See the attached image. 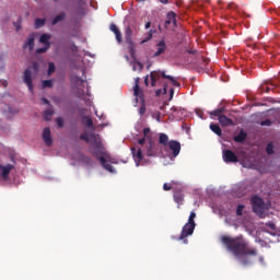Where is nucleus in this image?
<instances>
[{
    "label": "nucleus",
    "instance_id": "1",
    "mask_svg": "<svg viewBox=\"0 0 280 280\" xmlns=\"http://www.w3.org/2000/svg\"><path fill=\"white\" fill-rule=\"evenodd\" d=\"M221 242L226 246L229 253H232V255H234L243 266H248V264H250L248 255H257V250L248 248L246 241H244L242 236L234 238L222 236Z\"/></svg>",
    "mask_w": 280,
    "mask_h": 280
},
{
    "label": "nucleus",
    "instance_id": "5",
    "mask_svg": "<svg viewBox=\"0 0 280 280\" xmlns=\"http://www.w3.org/2000/svg\"><path fill=\"white\" fill-rule=\"evenodd\" d=\"M34 71H38V63L34 62L32 67L27 68L24 71V83L26 84V86H28V91H34V84L32 83V78L34 75Z\"/></svg>",
    "mask_w": 280,
    "mask_h": 280
},
{
    "label": "nucleus",
    "instance_id": "45",
    "mask_svg": "<svg viewBox=\"0 0 280 280\" xmlns=\"http://www.w3.org/2000/svg\"><path fill=\"white\" fill-rule=\"evenodd\" d=\"M174 98V89L170 90V101Z\"/></svg>",
    "mask_w": 280,
    "mask_h": 280
},
{
    "label": "nucleus",
    "instance_id": "25",
    "mask_svg": "<svg viewBox=\"0 0 280 280\" xmlns=\"http://www.w3.org/2000/svg\"><path fill=\"white\" fill-rule=\"evenodd\" d=\"M49 40H51V35L50 34H43L39 38V43H43V45H49Z\"/></svg>",
    "mask_w": 280,
    "mask_h": 280
},
{
    "label": "nucleus",
    "instance_id": "27",
    "mask_svg": "<svg viewBox=\"0 0 280 280\" xmlns=\"http://www.w3.org/2000/svg\"><path fill=\"white\" fill-rule=\"evenodd\" d=\"M210 130H212V132H214L219 137L222 135V129H220V126L217 125V124H211L210 125Z\"/></svg>",
    "mask_w": 280,
    "mask_h": 280
},
{
    "label": "nucleus",
    "instance_id": "18",
    "mask_svg": "<svg viewBox=\"0 0 280 280\" xmlns=\"http://www.w3.org/2000/svg\"><path fill=\"white\" fill-rule=\"evenodd\" d=\"M147 156H156V150L154 149V141L152 139L147 144Z\"/></svg>",
    "mask_w": 280,
    "mask_h": 280
},
{
    "label": "nucleus",
    "instance_id": "11",
    "mask_svg": "<svg viewBox=\"0 0 280 280\" xmlns=\"http://www.w3.org/2000/svg\"><path fill=\"white\" fill-rule=\"evenodd\" d=\"M131 153L137 167H139L141 161L143 160V151L141 150V148H132Z\"/></svg>",
    "mask_w": 280,
    "mask_h": 280
},
{
    "label": "nucleus",
    "instance_id": "8",
    "mask_svg": "<svg viewBox=\"0 0 280 280\" xmlns=\"http://www.w3.org/2000/svg\"><path fill=\"white\" fill-rule=\"evenodd\" d=\"M14 170V165H0V180H8L10 173Z\"/></svg>",
    "mask_w": 280,
    "mask_h": 280
},
{
    "label": "nucleus",
    "instance_id": "42",
    "mask_svg": "<svg viewBox=\"0 0 280 280\" xmlns=\"http://www.w3.org/2000/svg\"><path fill=\"white\" fill-rule=\"evenodd\" d=\"M57 125L59 126V128H62L65 126V120L62 118H57L56 120Z\"/></svg>",
    "mask_w": 280,
    "mask_h": 280
},
{
    "label": "nucleus",
    "instance_id": "48",
    "mask_svg": "<svg viewBox=\"0 0 280 280\" xmlns=\"http://www.w3.org/2000/svg\"><path fill=\"white\" fill-rule=\"evenodd\" d=\"M144 114H145V107L142 106V107L140 108V115H144Z\"/></svg>",
    "mask_w": 280,
    "mask_h": 280
},
{
    "label": "nucleus",
    "instance_id": "40",
    "mask_svg": "<svg viewBox=\"0 0 280 280\" xmlns=\"http://www.w3.org/2000/svg\"><path fill=\"white\" fill-rule=\"evenodd\" d=\"M243 211H244V205H238L236 209V215H242Z\"/></svg>",
    "mask_w": 280,
    "mask_h": 280
},
{
    "label": "nucleus",
    "instance_id": "32",
    "mask_svg": "<svg viewBox=\"0 0 280 280\" xmlns=\"http://www.w3.org/2000/svg\"><path fill=\"white\" fill-rule=\"evenodd\" d=\"M44 25H45V19H36L35 20L36 30H39V27H43Z\"/></svg>",
    "mask_w": 280,
    "mask_h": 280
},
{
    "label": "nucleus",
    "instance_id": "31",
    "mask_svg": "<svg viewBox=\"0 0 280 280\" xmlns=\"http://www.w3.org/2000/svg\"><path fill=\"white\" fill-rule=\"evenodd\" d=\"M223 113H224V108H219V109L211 112L210 115L219 118V117H222Z\"/></svg>",
    "mask_w": 280,
    "mask_h": 280
},
{
    "label": "nucleus",
    "instance_id": "47",
    "mask_svg": "<svg viewBox=\"0 0 280 280\" xmlns=\"http://www.w3.org/2000/svg\"><path fill=\"white\" fill-rule=\"evenodd\" d=\"M174 198L176 202H180L183 200V197H178V195H175Z\"/></svg>",
    "mask_w": 280,
    "mask_h": 280
},
{
    "label": "nucleus",
    "instance_id": "16",
    "mask_svg": "<svg viewBox=\"0 0 280 280\" xmlns=\"http://www.w3.org/2000/svg\"><path fill=\"white\" fill-rule=\"evenodd\" d=\"M165 49H167L165 46V40H160L156 45V51L154 52L153 57L156 58L161 56V54H165Z\"/></svg>",
    "mask_w": 280,
    "mask_h": 280
},
{
    "label": "nucleus",
    "instance_id": "43",
    "mask_svg": "<svg viewBox=\"0 0 280 280\" xmlns=\"http://www.w3.org/2000/svg\"><path fill=\"white\" fill-rule=\"evenodd\" d=\"M260 126H272V120L266 119L265 121L260 122Z\"/></svg>",
    "mask_w": 280,
    "mask_h": 280
},
{
    "label": "nucleus",
    "instance_id": "39",
    "mask_svg": "<svg viewBox=\"0 0 280 280\" xmlns=\"http://www.w3.org/2000/svg\"><path fill=\"white\" fill-rule=\"evenodd\" d=\"M195 219H196V212H190L188 222H190L192 224H196V222L194 221Z\"/></svg>",
    "mask_w": 280,
    "mask_h": 280
},
{
    "label": "nucleus",
    "instance_id": "36",
    "mask_svg": "<svg viewBox=\"0 0 280 280\" xmlns=\"http://www.w3.org/2000/svg\"><path fill=\"white\" fill-rule=\"evenodd\" d=\"M54 71H56V66L50 62L48 65V75H51V73H54Z\"/></svg>",
    "mask_w": 280,
    "mask_h": 280
},
{
    "label": "nucleus",
    "instance_id": "38",
    "mask_svg": "<svg viewBox=\"0 0 280 280\" xmlns=\"http://www.w3.org/2000/svg\"><path fill=\"white\" fill-rule=\"evenodd\" d=\"M162 93H167V84H164V88H163V90H158L156 91V95L159 96V95H162Z\"/></svg>",
    "mask_w": 280,
    "mask_h": 280
},
{
    "label": "nucleus",
    "instance_id": "33",
    "mask_svg": "<svg viewBox=\"0 0 280 280\" xmlns=\"http://www.w3.org/2000/svg\"><path fill=\"white\" fill-rule=\"evenodd\" d=\"M52 85H54V81H51V80H46V81L42 82L43 89H50V86H52Z\"/></svg>",
    "mask_w": 280,
    "mask_h": 280
},
{
    "label": "nucleus",
    "instance_id": "9",
    "mask_svg": "<svg viewBox=\"0 0 280 280\" xmlns=\"http://www.w3.org/2000/svg\"><path fill=\"white\" fill-rule=\"evenodd\" d=\"M167 150H171L173 159H176L178 154H180V142L178 141H170Z\"/></svg>",
    "mask_w": 280,
    "mask_h": 280
},
{
    "label": "nucleus",
    "instance_id": "24",
    "mask_svg": "<svg viewBox=\"0 0 280 280\" xmlns=\"http://www.w3.org/2000/svg\"><path fill=\"white\" fill-rule=\"evenodd\" d=\"M67 18V14L65 12L59 13L51 22V25H58V23H62L65 19Z\"/></svg>",
    "mask_w": 280,
    "mask_h": 280
},
{
    "label": "nucleus",
    "instance_id": "56",
    "mask_svg": "<svg viewBox=\"0 0 280 280\" xmlns=\"http://www.w3.org/2000/svg\"><path fill=\"white\" fill-rule=\"evenodd\" d=\"M184 244H187V240L184 241Z\"/></svg>",
    "mask_w": 280,
    "mask_h": 280
},
{
    "label": "nucleus",
    "instance_id": "14",
    "mask_svg": "<svg viewBox=\"0 0 280 280\" xmlns=\"http://www.w3.org/2000/svg\"><path fill=\"white\" fill-rule=\"evenodd\" d=\"M223 160L225 163H237V155L231 150L223 151Z\"/></svg>",
    "mask_w": 280,
    "mask_h": 280
},
{
    "label": "nucleus",
    "instance_id": "51",
    "mask_svg": "<svg viewBox=\"0 0 280 280\" xmlns=\"http://www.w3.org/2000/svg\"><path fill=\"white\" fill-rule=\"evenodd\" d=\"M3 86H8V81H2Z\"/></svg>",
    "mask_w": 280,
    "mask_h": 280
},
{
    "label": "nucleus",
    "instance_id": "29",
    "mask_svg": "<svg viewBox=\"0 0 280 280\" xmlns=\"http://www.w3.org/2000/svg\"><path fill=\"white\" fill-rule=\"evenodd\" d=\"M82 122L88 126V128H91L93 126V120L89 116H83L82 117Z\"/></svg>",
    "mask_w": 280,
    "mask_h": 280
},
{
    "label": "nucleus",
    "instance_id": "37",
    "mask_svg": "<svg viewBox=\"0 0 280 280\" xmlns=\"http://www.w3.org/2000/svg\"><path fill=\"white\" fill-rule=\"evenodd\" d=\"M143 135H144L145 139H148V141H150V139H152V138H150V128H144Z\"/></svg>",
    "mask_w": 280,
    "mask_h": 280
},
{
    "label": "nucleus",
    "instance_id": "4",
    "mask_svg": "<svg viewBox=\"0 0 280 280\" xmlns=\"http://www.w3.org/2000/svg\"><path fill=\"white\" fill-rule=\"evenodd\" d=\"M252 205L253 211L256 212L259 218H266V210L268 209V205H266L261 198H252Z\"/></svg>",
    "mask_w": 280,
    "mask_h": 280
},
{
    "label": "nucleus",
    "instance_id": "6",
    "mask_svg": "<svg viewBox=\"0 0 280 280\" xmlns=\"http://www.w3.org/2000/svg\"><path fill=\"white\" fill-rule=\"evenodd\" d=\"M196 229V223L187 222L182 230V234L179 240H185V237H189V235H194V231Z\"/></svg>",
    "mask_w": 280,
    "mask_h": 280
},
{
    "label": "nucleus",
    "instance_id": "13",
    "mask_svg": "<svg viewBox=\"0 0 280 280\" xmlns=\"http://www.w3.org/2000/svg\"><path fill=\"white\" fill-rule=\"evenodd\" d=\"M71 82L72 84H74V86H77L79 97H82V91H80V86H84V82H85L84 79L78 75H72Z\"/></svg>",
    "mask_w": 280,
    "mask_h": 280
},
{
    "label": "nucleus",
    "instance_id": "35",
    "mask_svg": "<svg viewBox=\"0 0 280 280\" xmlns=\"http://www.w3.org/2000/svg\"><path fill=\"white\" fill-rule=\"evenodd\" d=\"M50 47H51V44H47L43 48H38L37 54H45V51H47V49H49Z\"/></svg>",
    "mask_w": 280,
    "mask_h": 280
},
{
    "label": "nucleus",
    "instance_id": "19",
    "mask_svg": "<svg viewBox=\"0 0 280 280\" xmlns=\"http://www.w3.org/2000/svg\"><path fill=\"white\" fill-rule=\"evenodd\" d=\"M159 143L164 147L165 152H167V147L170 145V138L165 133H160Z\"/></svg>",
    "mask_w": 280,
    "mask_h": 280
},
{
    "label": "nucleus",
    "instance_id": "52",
    "mask_svg": "<svg viewBox=\"0 0 280 280\" xmlns=\"http://www.w3.org/2000/svg\"><path fill=\"white\" fill-rule=\"evenodd\" d=\"M260 264H264V257L259 258Z\"/></svg>",
    "mask_w": 280,
    "mask_h": 280
},
{
    "label": "nucleus",
    "instance_id": "55",
    "mask_svg": "<svg viewBox=\"0 0 280 280\" xmlns=\"http://www.w3.org/2000/svg\"><path fill=\"white\" fill-rule=\"evenodd\" d=\"M163 3H167V0H164Z\"/></svg>",
    "mask_w": 280,
    "mask_h": 280
},
{
    "label": "nucleus",
    "instance_id": "54",
    "mask_svg": "<svg viewBox=\"0 0 280 280\" xmlns=\"http://www.w3.org/2000/svg\"><path fill=\"white\" fill-rule=\"evenodd\" d=\"M243 167H248V165H246V164H243Z\"/></svg>",
    "mask_w": 280,
    "mask_h": 280
},
{
    "label": "nucleus",
    "instance_id": "22",
    "mask_svg": "<svg viewBox=\"0 0 280 280\" xmlns=\"http://www.w3.org/2000/svg\"><path fill=\"white\" fill-rule=\"evenodd\" d=\"M176 25V13L174 12H170L167 14V20L165 21V26L167 27V25Z\"/></svg>",
    "mask_w": 280,
    "mask_h": 280
},
{
    "label": "nucleus",
    "instance_id": "46",
    "mask_svg": "<svg viewBox=\"0 0 280 280\" xmlns=\"http://www.w3.org/2000/svg\"><path fill=\"white\" fill-rule=\"evenodd\" d=\"M138 143H139V145H144V143H145V138L139 139V140H138Z\"/></svg>",
    "mask_w": 280,
    "mask_h": 280
},
{
    "label": "nucleus",
    "instance_id": "44",
    "mask_svg": "<svg viewBox=\"0 0 280 280\" xmlns=\"http://www.w3.org/2000/svg\"><path fill=\"white\" fill-rule=\"evenodd\" d=\"M163 189H164V191H170V189H172V185L171 184H164Z\"/></svg>",
    "mask_w": 280,
    "mask_h": 280
},
{
    "label": "nucleus",
    "instance_id": "3",
    "mask_svg": "<svg viewBox=\"0 0 280 280\" xmlns=\"http://www.w3.org/2000/svg\"><path fill=\"white\" fill-rule=\"evenodd\" d=\"M161 78H164V80H170V82L173 84V86H180V83L174 79L172 75H166L165 71H152L150 75H147L144 79L145 86L149 85L148 80H151V86H156V82L161 80Z\"/></svg>",
    "mask_w": 280,
    "mask_h": 280
},
{
    "label": "nucleus",
    "instance_id": "53",
    "mask_svg": "<svg viewBox=\"0 0 280 280\" xmlns=\"http://www.w3.org/2000/svg\"><path fill=\"white\" fill-rule=\"evenodd\" d=\"M150 67H152V65H151V63H149V65L147 66V69H150Z\"/></svg>",
    "mask_w": 280,
    "mask_h": 280
},
{
    "label": "nucleus",
    "instance_id": "23",
    "mask_svg": "<svg viewBox=\"0 0 280 280\" xmlns=\"http://www.w3.org/2000/svg\"><path fill=\"white\" fill-rule=\"evenodd\" d=\"M24 49H28V51H33L34 50V36H30L25 44H24Z\"/></svg>",
    "mask_w": 280,
    "mask_h": 280
},
{
    "label": "nucleus",
    "instance_id": "17",
    "mask_svg": "<svg viewBox=\"0 0 280 280\" xmlns=\"http://www.w3.org/2000/svg\"><path fill=\"white\" fill-rule=\"evenodd\" d=\"M265 231H267V233H270V235L279 234V229H277V225H275V223H272V222L266 223Z\"/></svg>",
    "mask_w": 280,
    "mask_h": 280
},
{
    "label": "nucleus",
    "instance_id": "26",
    "mask_svg": "<svg viewBox=\"0 0 280 280\" xmlns=\"http://www.w3.org/2000/svg\"><path fill=\"white\" fill-rule=\"evenodd\" d=\"M54 115V109L48 108L44 112L45 121H51V116Z\"/></svg>",
    "mask_w": 280,
    "mask_h": 280
},
{
    "label": "nucleus",
    "instance_id": "49",
    "mask_svg": "<svg viewBox=\"0 0 280 280\" xmlns=\"http://www.w3.org/2000/svg\"><path fill=\"white\" fill-rule=\"evenodd\" d=\"M150 27H151V23L148 22V23L145 24V30H150Z\"/></svg>",
    "mask_w": 280,
    "mask_h": 280
},
{
    "label": "nucleus",
    "instance_id": "2",
    "mask_svg": "<svg viewBox=\"0 0 280 280\" xmlns=\"http://www.w3.org/2000/svg\"><path fill=\"white\" fill-rule=\"evenodd\" d=\"M81 139L83 141H86V143H90L93 154L101 155L100 158L101 164L105 170H107V172H115L113 170V166L106 163V160L104 159V147H102V140L100 139V136L93 132L85 131L84 133L81 135Z\"/></svg>",
    "mask_w": 280,
    "mask_h": 280
},
{
    "label": "nucleus",
    "instance_id": "21",
    "mask_svg": "<svg viewBox=\"0 0 280 280\" xmlns=\"http://www.w3.org/2000/svg\"><path fill=\"white\" fill-rule=\"evenodd\" d=\"M219 122L221 126H233V120L226 117L225 115L218 117Z\"/></svg>",
    "mask_w": 280,
    "mask_h": 280
},
{
    "label": "nucleus",
    "instance_id": "20",
    "mask_svg": "<svg viewBox=\"0 0 280 280\" xmlns=\"http://www.w3.org/2000/svg\"><path fill=\"white\" fill-rule=\"evenodd\" d=\"M109 30L115 34L117 43H121V31H119L117 25L110 24Z\"/></svg>",
    "mask_w": 280,
    "mask_h": 280
},
{
    "label": "nucleus",
    "instance_id": "7",
    "mask_svg": "<svg viewBox=\"0 0 280 280\" xmlns=\"http://www.w3.org/2000/svg\"><path fill=\"white\" fill-rule=\"evenodd\" d=\"M1 113L7 117V119H12L13 115H18L19 108L5 104L2 106Z\"/></svg>",
    "mask_w": 280,
    "mask_h": 280
},
{
    "label": "nucleus",
    "instance_id": "12",
    "mask_svg": "<svg viewBox=\"0 0 280 280\" xmlns=\"http://www.w3.org/2000/svg\"><path fill=\"white\" fill-rule=\"evenodd\" d=\"M135 32H137V27H135V25L130 24L126 27L125 38L126 43L129 45H132V36L135 35Z\"/></svg>",
    "mask_w": 280,
    "mask_h": 280
},
{
    "label": "nucleus",
    "instance_id": "28",
    "mask_svg": "<svg viewBox=\"0 0 280 280\" xmlns=\"http://www.w3.org/2000/svg\"><path fill=\"white\" fill-rule=\"evenodd\" d=\"M246 139V133L244 131H241L237 136H235L234 140L237 143H242V141H245Z\"/></svg>",
    "mask_w": 280,
    "mask_h": 280
},
{
    "label": "nucleus",
    "instance_id": "10",
    "mask_svg": "<svg viewBox=\"0 0 280 280\" xmlns=\"http://www.w3.org/2000/svg\"><path fill=\"white\" fill-rule=\"evenodd\" d=\"M133 95L136 97V102H143V90L139 86V78L135 79V86H133Z\"/></svg>",
    "mask_w": 280,
    "mask_h": 280
},
{
    "label": "nucleus",
    "instance_id": "41",
    "mask_svg": "<svg viewBox=\"0 0 280 280\" xmlns=\"http://www.w3.org/2000/svg\"><path fill=\"white\" fill-rule=\"evenodd\" d=\"M267 153H268V154H275L272 143H269V144L267 145Z\"/></svg>",
    "mask_w": 280,
    "mask_h": 280
},
{
    "label": "nucleus",
    "instance_id": "15",
    "mask_svg": "<svg viewBox=\"0 0 280 280\" xmlns=\"http://www.w3.org/2000/svg\"><path fill=\"white\" fill-rule=\"evenodd\" d=\"M43 140L46 145H51L54 141L51 140V130L49 128H45L43 131Z\"/></svg>",
    "mask_w": 280,
    "mask_h": 280
},
{
    "label": "nucleus",
    "instance_id": "30",
    "mask_svg": "<svg viewBox=\"0 0 280 280\" xmlns=\"http://www.w3.org/2000/svg\"><path fill=\"white\" fill-rule=\"evenodd\" d=\"M142 69H143V65H141V62L135 61V62L132 63V70H133V71H141Z\"/></svg>",
    "mask_w": 280,
    "mask_h": 280
},
{
    "label": "nucleus",
    "instance_id": "50",
    "mask_svg": "<svg viewBox=\"0 0 280 280\" xmlns=\"http://www.w3.org/2000/svg\"><path fill=\"white\" fill-rule=\"evenodd\" d=\"M45 104H49V101L47 98L42 100Z\"/></svg>",
    "mask_w": 280,
    "mask_h": 280
},
{
    "label": "nucleus",
    "instance_id": "34",
    "mask_svg": "<svg viewBox=\"0 0 280 280\" xmlns=\"http://www.w3.org/2000/svg\"><path fill=\"white\" fill-rule=\"evenodd\" d=\"M153 32L150 31L144 39L140 42V45H144V43H148V40H151Z\"/></svg>",
    "mask_w": 280,
    "mask_h": 280
}]
</instances>
